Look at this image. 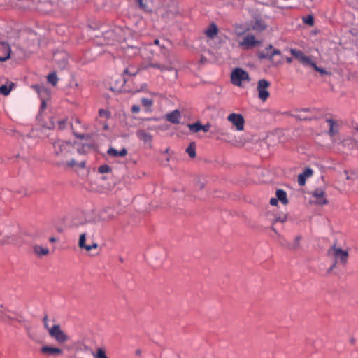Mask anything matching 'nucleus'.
Wrapping results in <instances>:
<instances>
[{
	"label": "nucleus",
	"instance_id": "f257e3e1",
	"mask_svg": "<svg viewBox=\"0 0 358 358\" xmlns=\"http://www.w3.org/2000/svg\"><path fill=\"white\" fill-rule=\"evenodd\" d=\"M53 150L55 156L61 159L67 167H73L78 164L73 159L67 160L75 150L74 145L71 143L57 140L53 143Z\"/></svg>",
	"mask_w": 358,
	"mask_h": 358
},
{
	"label": "nucleus",
	"instance_id": "f03ea898",
	"mask_svg": "<svg viewBox=\"0 0 358 358\" xmlns=\"http://www.w3.org/2000/svg\"><path fill=\"white\" fill-rule=\"evenodd\" d=\"M328 254L330 257L334 259L335 262L329 268V271H331L335 267L336 264H345L348 261V251L343 250L341 248L333 246L330 250H329Z\"/></svg>",
	"mask_w": 358,
	"mask_h": 358
},
{
	"label": "nucleus",
	"instance_id": "7ed1b4c3",
	"mask_svg": "<svg viewBox=\"0 0 358 358\" xmlns=\"http://www.w3.org/2000/svg\"><path fill=\"white\" fill-rule=\"evenodd\" d=\"M231 81L233 85L241 87L243 82L250 81V77L247 71L241 68H236L231 73Z\"/></svg>",
	"mask_w": 358,
	"mask_h": 358
},
{
	"label": "nucleus",
	"instance_id": "20e7f679",
	"mask_svg": "<svg viewBox=\"0 0 358 358\" xmlns=\"http://www.w3.org/2000/svg\"><path fill=\"white\" fill-rule=\"evenodd\" d=\"M48 333L57 342L64 343L69 340V337L61 329L60 325L55 324L48 329Z\"/></svg>",
	"mask_w": 358,
	"mask_h": 358
},
{
	"label": "nucleus",
	"instance_id": "39448f33",
	"mask_svg": "<svg viewBox=\"0 0 358 358\" xmlns=\"http://www.w3.org/2000/svg\"><path fill=\"white\" fill-rule=\"evenodd\" d=\"M227 119L237 131H243L245 120L241 114L232 113L227 116Z\"/></svg>",
	"mask_w": 358,
	"mask_h": 358
},
{
	"label": "nucleus",
	"instance_id": "423d86ee",
	"mask_svg": "<svg viewBox=\"0 0 358 358\" xmlns=\"http://www.w3.org/2000/svg\"><path fill=\"white\" fill-rule=\"evenodd\" d=\"M261 43V41L257 40L254 35L248 34L243 36V40L239 42V45L245 50L253 48Z\"/></svg>",
	"mask_w": 358,
	"mask_h": 358
},
{
	"label": "nucleus",
	"instance_id": "0eeeda50",
	"mask_svg": "<svg viewBox=\"0 0 358 358\" xmlns=\"http://www.w3.org/2000/svg\"><path fill=\"white\" fill-rule=\"evenodd\" d=\"M270 86V83L266 80H259L257 85L258 96L262 101H266L269 96V92L267 88Z\"/></svg>",
	"mask_w": 358,
	"mask_h": 358
},
{
	"label": "nucleus",
	"instance_id": "6e6552de",
	"mask_svg": "<svg viewBox=\"0 0 358 358\" xmlns=\"http://www.w3.org/2000/svg\"><path fill=\"white\" fill-rule=\"evenodd\" d=\"M267 28L266 22L259 16L254 17L253 20L250 22L248 29L261 32Z\"/></svg>",
	"mask_w": 358,
	"mask_h": 358
},
{
	"label": "nucleus",
	"instance_id": "1a4fd4ad",
	"mask_svg": "<svg viewBox=\"0 0 358 358\" xmlns=\"http://www.w3.org/2000/svg\"><path fill=\"white\" fill-rule=\"evenodd\" d=\"M311 195L314 200L312 201L318 205H323L327 203V200L325 197L324 191L322 189H317L311 192Z\"/></svg>",
	"mask_w": 358,
	"mask_h": 358
},
{
	"label": "nucleus",
	"instance_id": "9d476101",
	"mask_svg": "<svg viewBox=\"0 0 358 358\" xmlns=\"http://www.w3.org/2000/svg\"><path fill=\"white\" fill-rule=\"evenodd\" d=\"M291 54L304 66H308L312 62L310 57L306 56L303 52L296 49H291Z\"/></svg>",
	"mask_w": 358,
	"mask_h": 358
},
{
	"label": "nucleus",
	"instance_id": "9b49d317",
	"mask_svg": "<svg viewBox=\"0 0 358 358\" xmlns=\"http://www.w3.org/2000/svg\"><path fill=\"white\" fill-rule=\"evenodd\" d=\"M38 94L41 100L40 110L42 111L46 108V101L48 100L50 96V92L47 88L41 87L38 89Z\"/></svg>",
	"mask_w": 358,
	"mask_h": 358
},
{
	"label": "nucleus",
	"instance_id": "f8f14e48",
	"mask_svg": "<svg viewBox=\"0 0 358 358\" xmlns=\"http://www.w3.org/2000/svg\"><path fill=\"white\" fill-rule=\"evenodd\" d=\"M41 352L43 355L48 356H59L62 355L63 351L62 349L56 347L44 345L41 348Z\"/></svg>",
	"mask_w": 358,
	"mask_h": 358
},
{
	"label": "nucleus",
	"instance_id": "ddd939ff",
	"mask_svg": "<svg viewBox=\"0 0 358 358\" xmlns=\"http://www.w3.org/2000/svg\"><path fill=\"white\" fill-rule=\"evenodd\" d=\"M54 61L59 68L64 69L67 65L68 56L65 52H57L54 55Z\"/></svg>",
	"mask_w": 358,
	"mask_h": 358
},
{
	"label": "nucleus",
	"instance_id": "4468645a",
	"mask_svg": "<svg viewBox=\"0 0 358 358\" xmlns=\"http://www.w3.org/2000/svg\"><path fill=\"white\" fill-rule=\"evenodd\" d=\"M10 48L5 42L0 43V61L4 62L9 59L10 56Z\"/></svg>",
	"mask_w": 358,
	"mask_h": 358
},
{
	"label": "nucleus",
	"instance_id": "2eb2a0df",
	"mask_svg": "<svg viewBox=\"0 0 358 358\" xmlns=\"http://www.w3.org/2000/svg\"><path fill=\"white\" fill-rule=\"evenodd\" d=\"M89 225L91 227L90 231H85V232L82 233L80 235L78 245L81 248H84L86 246V245H85L86 236H94V235L95 234V227H94V226L93 224H90Z\"/></svg>",
	"mask_w": 358,
	"mask_h": 358
},
{
	"label": "nucleus",
	"instance_id": "dca6fc26",
	"mask_svg": "<svg viewBox=\"0 0 358 358\" xmlns=\"http://www.w3.org/2000/svg\"><path fill=\"white\" fill-rule=\"evenodd\" d=\"M341 144L344 148H346L348 150H352L358 148V141L354 140L350 136L343 138L341 141Z\"/></svg>",
	"mask_w": 358,
	"mask_h": 358
},
{
	"label": "nucleus",
	"instance_id": "f3484780",
	"mask_svg": "<svg viewBox=\"0 0 358 358\" xmlns=\"http://www.w3.org/2000/svg\"><path fill=\"white\" fill-rule=\"evenodd\" d=\"M280 51L276 49H273L272 45H269L266 48L265 51L261 52L259 54V57L261 58H268L270 59H273L275 55H279Z\"/></svg>",
	"mask_w": 358,
	"mask_h": 358
},
{
	"label": "nucleus",
	"instance_id": "a211bd4d",
	"mask_svg": "<svg viewBox=\"0 0 358 358\" xmlns=\"http://www.w3.org/2000/svg\"><path fill=\"white\" fill-rule=\"evenodd\" d=\"M313 170L310 168H306L304 171L299 174L298 176V183L300 186H303L306 184V180L307 178L310 177L313 175Z\"/></svg>",
	"mask_w": 358,
	"mask_h": 358
},
{
	"label": "nucleus",
	"instance_id": "6ab92c4d",
	"mask_svg": "<svg viewBox=\"0 0 358 358\" xmlns=\"http://www.w3.org/2000/svg\"><path fill=\"white\" fill-rule=\"evenodd\" d=\"M166 118L169 122L173 124H178L181 119V115L178 110H175L171 113L167 114L166 115Z\"/></svg>",
	"mask_w": 358,
	"mask_h": 358
},
{
	"label": "nucleus",
	"instance_id": "aec40b11",
	"mask_svg": "<svg viewBox=\"0 0 358 358\" xmlns=\"http://www.w3.org/2000/svg\"><path fill=\"white\" fill-rule=\"evenodd\" d=\"M107 153L108 154V155L113 157H123L127 155V150L126 148H122L120 151H118L113 148H110L108 150Z\"/></svg>",
	"mask_w": 358,
	"mask_h": 358
},
{
	"label": "nucleus",
	"instance_id": "412c9836",
	"mask_svg": "<svg viewBox=\"0 0 358 358\" xmlns=\"http://www.w3.org/2000/svg\"><path fill=\"white\" fill-rule=\"evenodd\" d=\"M327 123L328 124V126H329L328 134L331 138H333L338 132V127H337L336 124L335 123V122L331 119L327 120Z\"/></svg>",
	"mask_w": 358,
	"mask_h": 358
},
{
	"label": "nucleus",
	"instance_id": "4be33fe9",
	"mask_svg": "<svg viewBox=\"0 0 358 358\" xmlns=\"http://www.w3.org/2000/svg\"><path fill=\"white\" fill-rule=\"evenodd\" d=\"M34 253L38 257L45 256L49 254V249L41 245H35L34 247Z\"/></svg>",
	"mask_w": 358,
	"mask_h": 358
},
{
	"label": "nucleus",
	"instance_id": "5701e85b",
	"mask_svg": "<svg viewBox=\"0 0 358 358\" xmlns=\"http://www.w3.org/2000/svg\"><path fill=\"white\" fill-rule=\"evenodd\" d=\"M136 135L139 139L147 143L152 140V136L144 130H138Z\"/></svg>",
	"mask_w": 358,
	"mask_h": 358
},
{
	"label": "nucleus",
	"instance_id": "b1692460",
	"mask_svg": "<svg viewBox=\"0 0 358 358\" xmlns=\"http://www.w3.org/2000/svg\"><path fill=\"white\" fill-rule=\"evenodd\" d=\"M13 87H14V83L12 82L9 83L8 85H3L0 86V94H3L4 96L8 95Z\"/></svg>",
	"mask_w": 358,
	"mask_h": 358
},
{
	"label": "nucleus",
	"instance_id": "393cba45",
	"mask_svg": "<svg viewBox=\"0 0 358 358\" xmlns=\"http://www.w3.org/2000/svg\"><path fill=\"white\" fill-rule=\"evenodd\" d=\"M275 194L278 201H280L283 204L287 203V194L284 190L278 189Z\"/></svg>",
	"mask_w": 358,
	"mask_h": 358
},
{
	"label": "nucleus",
	"instance_id": "a878e982",
	"mask_svg": "<svg viewBox=\"0 0 358 358\" xmlns=\"http://www.w3.org/2000/svg\"><path fill=\"white\" fill-rule=\"evenodd\" d=\"M205 33L208 38H213L217 34V28L213 24L206 29Z\"/></svg>",
	"mask_w": 358,
	"mask_h": 358
},
{
	"label": "nucleus",
	"instance_id": "bb28decb",
	"mask_svg": "<svg viewBox=\"0 0 358 358\" xmlns=\"http://www.w3.org/2000/svg\"><path fill=\"white\" fill-rule=\"evenodd\" d=\"M93 224L94 226L95 229L96 228L95 223L93 222H90V221H83V222H74L73 225L75 227H79L80 226H85L86 228L85 231H90L91 229V227H90L89 224Z\"/></svg>",
	"mask_w": 358,
	"mask_h": 358
},
{
	"label": "nucleus",
	"instance_id": "cd10ccee",
	"mask_svg": "<svg viewBox=\"0 0 358 358\" xmlns=\"http://www.w3.org/2000/svg\"><path fill=\"white\" fill-rule=\"evenodd\" d=\"M187 153L189 155L190 157L194 158L196 157V143L194 142H192L188 148L186 149Z\"/></svg>",
	"mask_w": 358,
	"mask_h": 358
},
{
	"label": "nucleus",
	"instance_id": "c85d7f7f",
	"mask_svg": "<svg viewBox=\"0 0 358 358\" xmlns=\"http://www.w3.org/2000/svg\"><path fill=\"white\" fill-rule=\"evenodd\" d=\"M154 67L159 69L161 71H164L165 70H171L172 67L171 66H165L162 65L158 63H150L146 67Z\"/></svg>",
	"mask_w": 358,
	"mask_h": 358
},
{
	"label": "nucleus",
	"instance_id": "c756f323",
	"mask_svg": "<svg viewBox=\"0 0 358 358\" xmlns=\"http://www.w3.org/2000/svg\"><path fill=\"white\" fill-rule=\"evenodd\" d=\"M47 79L48 82L53 86H55L58 82V78L55 72L48 74Z\"/></svg>",
	"mask_w": 358,
	"mask_h": 358
},
{
	"label": "nucleus",
	"instance_id": "7c9ffc66",
	"mask_svg": "<svg viewBox=\"0 0 358 358\" xmlns=\"http://www.w3.org/2000/svg\"><path fill=\"white\" fill-rule=\"evenodd\" d=\"M94 358H108L106 355V352L103 348H98L96 353L93 354Z\"/></svg>",
	"mask_w": 358,
	"mask_h": 358
},
{
	"label": "nucleus",
	"instance_id": "2f4dec72",
	"mask_svg": "<svg viewBox=\"0 0 358 358\" xmlns=\"http://www.w3.org/2000/svg\"><path fill=\"white\" fill-rule=\"evenodd\" d=\"M188 127L193 132H198L201 130V124L197 122L194 124H189Z\"/></svg>",
	"mask_w": 358,
	"mask_h": 358
},
{
	"label": "nucleus",
	"instance_id": "473e14b6",
	"mask_svg": "<svg viewBox=\"0 0 358 358\" xmlns=\"http://www.w3.org/2000/svg\"><path fill=\"white\" fill-rule=\"evenodd\" d=\"M217 138L223 141L229 142L231 138V134L229 133L222 132L220 133V135L219 137H217Z\"/></svg>",
	"mask_w": 358,
	"mask_h": 358
},
{
	"label": "nucleus",
	"instance_id": "72a5a7b5",
	"mask_svg": "<svg viewBox=\"0 0 358 358\" xmlns=\"http://www.w3.org/2000/svg\"><path fill=\"white\" fill-rule=\"evenodd\" d=\"M303 21L305 24L309 26L314 25V19L312 15H308L306 17H303Z\"/></svg>",
	"mask_w": 358,
	"mask_h": 358
},
{
	"label": "nucleus",
	"instance_id": "f704fd0d",
	"mask_svg": "<svg viewBox=\"0 0 358 358\" xmlns=\"http://www.w3.org/2000/svg\"><path fill=\"white\" fill-rule=\"evenodd\" d=\"M308 66L313 67L314 69H315L317 71L320 72L321 74H326L327 71L325 69L322 68L318 67L314 62H311L310 65Z\"/></svg>",
	"mask_w": 358,
	"mask_h": 358
},
{
	"label": "nucleus",
	"instance_id": "c9c22d12",
	"mask_svg": "<svg viewBox=\"0 0 358 358\" xmlns=\"http://www.w3.org/2000/svg\"><path fill=\"white\" fill-rule=\"evenodd\" d=\"M99 116L105 119H108L110 116V112L104 109H100L99 110Z\"/></svg>",
	"mask_w": 358,
	"mask_h": 358
},
{
	"label": "nucleus",
	"instance_id": "e433bc0d",
	"mask_svg": "<svg viewBox=\"0 0 358 358\" xmlns=\"http://www.w3.org/2000/svg\"><path fill=\"white\" fill-rule=\"evenodd\" d=\"M141 103L144 106L150 108L152 106L153 101L152 99L148 98H142Z\"/></svg>",
	"mask_w": 358,
	"mask_h": 358
},
{
	"label": "nucleus",
	"instance_id": "4c0bfd02",
	"mask_svg": "<svg viewBox=\"0 0 358 358\" xmlns=\"http://www.w3.org/2000/svg\"><path fill=\"white\" fill-rule=\"evenodd\" d=\"M98 171L101 173H109L111 171V169L109 166L105 164L99 166Z\"/></svg>",
	"mask_w": 358,
	"mask_h": 358
},
{
	"label": "nucleus",
	"instance_id": "58836bf2",
	"mask_svg": "<svg viewBox=\"0 0 358 358\" xmlns=\"http://www.w3.org/2000/svg\"><path fill=\"white\" fill-rule=\"evenodd\" d=\"M287 219V217L286 215H282L278 217H276L274 220V222H285Z\"/></svg>",
	"mask_w": 358,
	"mask_h": 358
},
{
	"label": "nucleus",
	"instance_id": "ea45409f",
	"mask_svg": "<svg viewBox=\"0 0 358 358\" xmlns=\"http://www.w3.org/2000/svg\"><path fill=\"white\" fill-rule=\"evenodd\" d=\"M299 241H300V237H296L294 240V241L293 242V243L292 245H290L289 247L291 248V249H296L299 245Z\"/></svg>",
	"mask_w": 358,
	"mask_h": 358
},
{
	"label": "nucleus",
	"instance_id": "a19ab883",
	"mask_svg": "<svg viewBox=\"0 0 358 358\" xmlns=\"http://www.w3.org/2000/svg\"><path fill=\"white\" fill-rule=\"evenodd\" d=\"M97 246H98L97 243H93L91 245H86V246L84 248L86 249V250H87V251H90L93 248H96Z\"/></svg>",
	"mask_w": 358,
	"mask_h": 358
},
{
	"label": "nucleus",
	"instance_id": "79ce46f5",
	"mask_svg": "<svg viewBox=\"0 0 358 358\" xmlns=\"http://www.w3.org/2000/svg\"><path fill=\"white\" fill-rule=\"evenodd\" d=\"M210 124H206L205 125L201 124V130L204 132H208L210 130Z\"/></svg>",
	"mask_w": 358,
	"mask_h": 358
},
{
	"label": "nucleus",
	"instance_id": "37998d69",
	"mask_svg": "<svg viewBox=\"0 0 358 358\" xmlns=\"http://www.w3.org/2000/svg\"><path fill=\"white\" fill-rule=\"evenodd\" d=\"M131 111L134 113H138L139 111H140V108L137 105H134L132 106L131 107Z\"/></svg>",
	"mask_w": 358,
	"mask_h": 358
},
{
	"label": "nucleus",
	"instance_id": "c03bdc74",
	"mask_svg": "<svg viewBox=\"0 0 358 358\" xmlns=\"http://www.w3.org/2000/svg\"><path fill=\"white\" fill-rule=\"evenodd\" d=\"M117 34L118 35V37H117V40L118 41H124V38L122 37L120 34V32H122L121 29H117L115 30Z\"/></svg>",
	"mask_w": 358,
	"mask_h": 358
},
{
	"label": "nucleus",
	"instance_id": "a18cd8bd",
	"mask_svg": "<svg viewBox=\"0 0 358 358\" xmlns=\"http://www.w3.org/2000/svg\"><path fill=\"white\" fill-rule=\"evenodd\" d=\"M43 322H44V327H45V329L48 331V329H50V327H49L48 325V317L45 316L44 318H43Z\"/></svg>",
	"mask_w": 358,
	"mask_h": 358
},
{
	"label": "nucleus",
	"instance_id": "49530a36",
	"mask_svg": "<svg viewBox=\"0 0 358 358\" xmlns=\"http://www.w3.org/2000/svg\"><path fill=\"white\" fill-rule=\"evenodd\" d=\"M278 200L276 198H271V200H270V203L271 205L272 206H276L278 204Z\"/></svg>",
	"mask_w": 358,
	"mask_h": 358
},
{
	"label": "nucleus",
	"instance_id": "de8ad7c7",
	"mask_svg": "<svg viewBox=\"0 0 358 358\" xmlns=\"http://www.w3.org/2000/svg\"><path fill=\"white\" fill-rule=\"evenodd\" d=\"M56 241H57L56 238L54 237L50 238V241L52 243L55 242Z\"/></svg>",
	"mask_w": 358,
	"mask_h": 358
},
{
	"label": "nucleus",
	"instance_id": "09e8293b",
	"mask_svg": "<svg viewBox=\"0 0 358 358\" xmlns=\"http://www.w3.org/2000/svg\"><path fill=\"white\" fill-rule=\"evenodd\" d=\"M286 61H287L288 63H291V62H292V58H290V57H287V58L286 59Z\"/></svg>",
	"mask_w": 358,
	"mask_h": 358
},
{
	"label": "nucleus",
	"instance_id": "8fccbe9b",
	"mask_svg": "<svg viewBox=\"0 0 358 358\" xmlns=\"http://www.w3.org/2000/svg\"><path fill=\"white\" fill-rule=\"evenodd\" d=\"M138 4L140 6H143V1L142 0H138Z\"/></svg>",
	"mask_w": 358,
	"mask_h": 358
},
{
	"label": "nucleus",
	"instance_id": "3c124183",
	"mask_svg": "<svg viewBox=\"0 0 358 358\" xmlns=\"http://www.w3.org/2000/svg\"><path fill=\"white\" fill-rule=\"evenodd\" d=\"M79 166L80 167H84L85 166V162H82L81 163L79 164Z\"/></svg>",
	"mask_w": 358,
	"mask_h": 358
},
{
	"label": "nucleus",
	"instance_id": "603ef678",
	"mask_svg": "<svg viewBox=\"0 0 358 358\" xmlns=\"http://www.w3.org/2000/svg\"><path fill=\"white\" fill-rule=\"evenodd\" d=\"M141 351L140 350H137L136 351V354L137 355H141Z\"/></svg>",
	"mask_w": 358,
	"mask_h": 358
},
{
	"label": "nucleus",
	"instance_id": "864d4df0",
	"mask_svg": "<svg viewBox=\"0 0 358 358\" xmlns=\"http://www.w3.org/2000/svg\"><path fill=\"white\" fill-rule=\"evenodd\" d=\"M345 174L346 175V179L349 180L350 179V177L348 176V172L347 171H344Z\"/></svg>",
	"mask_w": 358,
	"mask_h": 358
},
{
	"label": "nucleus",
	"instance_id": "5fc2aeb1",
	"mask_svg": "<svg viewBox=\"0 0 358 358\" xmlns=\"http://www.w3.org/2000/svg\"><path fill=\"white\" fill-rule=\"evenodd\" d=\"M103 129H104L105 130H107V129H108V125H107L106 124H105L103 125Z\"/></svg>",
	"mask_w": 358,
	"mask_h": 358
},
{
	"label": "nucleus",
	"instance_id": "6e6d98bb",
	"mask_svg": "<svg viewBox=\"0 0 358 358\" xmlns=\"http://www.w3.org/2000/svg\"><path fill=\"white\" fill-rule=\"evenodd\" d=\"M154 43H155V44L157 45L159 43V40L158 39L155 40Z\"/></svg>",
	"mask_w": 358,
	"mask_h": 358
},
{
	"label": "nucleus",
	"instance_id": "4d7b16f0",
	"mask_svg": "<svg viewBox=\"0 0 358 358\" xmlns=\"http://www.w3.org/2000/svg\"><path fill=\"white\" fill-rule=\"evenodd\" d=\"M76 136H77V137L80 138H84V136L83 135H76Z\"/></svg>",
	"mask_w": 358,
	"mask_h": 358
},
{
	"label": "nucleus",
	"instance_id": "13d9d810",
	"mask_svg": "<svg viewBox=\"0 0 358 358\" xmlns=\"http://www.w3.org/2000/svg\"><path fill=\"white\" fill-rule=\"evenodd\" d=\"M303 111H308V110H309V109H308V108H305V109H303Z\"/></svg>",
	"mask_w": 358,
	"mask_h": 358
},
{
	"label": "nucleus",
	"instance_id": "bf43d9fd",
	"mask_svg": "<svg viewBox=\"0 0 358 358\" xmlns=\"http://www.w3.org/2000/svg\"><path fill=\"white\" fill-rule=\"evenodd\" d=\"M272 229L273 231H275L276 234H278V232L276 231V230L274 228H272Z\"/></svg>",
	"mask_w": 358,
	"mask_h": 358
},
{
	"label": "nucleus",
	"instance_id": "052dcab7",
	"mask_svg": "<svg viewBox=\"0 0 358 358\" xmlns=\"http://www.w3.org/2000/svg\"><path fill=\"white\" fill-rule=\"evenodd\" d=\"M174 358H178V357H174Z\"/></svg>",
	"mask_w": 358,
	"mask_h": 358
}]
</instances>
